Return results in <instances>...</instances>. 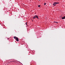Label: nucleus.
Segmentation results:
<instances>
[{
	"mask_svg": "<svg viewBox=\"0 0 65 65\" xmlns=\"http://www.w3.org/2000/svg\"><path fill=\"white\" fill-rule=\"evenodd\" d=\"M39 1H40V0H39Z\"/></svg>",
	"mask_w": 65,
	"mask_h": 65,
	"instance_id": "12",
	"label": "nucleus"
},
{
	"mask_svg": "<svg viewBox=\"0 0 65 65\" xmlns=\"http://www.w3.org/2000/svg\"><path fill=\"white\" fill-rule=\"evenodd\" d=\"M56 24H57V23H58V22H56Z\"/></svg>",
	"mask_w": 65,
	"mask_h": 65,
	"instance_id": "9",
	"label": "nucleus"
},
{
	"mask_svg": "<svg viewBox=\"0 0 65 65\" xmlns=\"http://www.w3.org/2000/svg\"><path fill=\"white\" fill-rule=\"evenodd\" d=\"M35 18H37L38 19V16H37V15L34 16L32 18V19H35Z\"/></svg>",
	"mask_w": 65,
	"mask_h": 65,
	"instance_id": "2",
	"label": "nucleus"
},
{
	"mask_svg": "<svg viewBox=\"0 0 65 65\" xmlns=\"http://www.w3.org/2000/svg\"><path fill=\"white\" fill-rule=\"evenodd\" d=\"M38 7H40V5H38Z\"/></svg>",
	"mask_w": 65,
	"mask_h": 65,
	"instance_id": "5",
	"label": "nucleus"
},
{
	"mask_svg": "<svg viewBox=\"0 0 65 65\" xmlns=\"http://www.w3.org/2000/svg\"><path fill=\"white\" fill-rule=\"evenodd\" d=\"M27 22H26V25H27Z\"/></svg>",
	"mask_w": 65,
	"mask_h": 65,
	"instance_id": "7",
	"label": "nucleus"
},
{
	"mask_svg": "<svg viewBox=\"0 0 65 65\" xmlns=\"http://www.w3.org/2000/svg\"><path fill=\"white\" fill-rule=\"evenodd\" d=\"M14 39H16V41H19V38H18V37H16L15 36H14Z\"/></svg>",
	"mask_w": 65,
	"mask_h": 65,
	"instance_id": "1",
	"label": "nucleus"
},
{
	"mask_svg": "<svg viewBox=\"0 0 65 65\" xmlns=\"http://www.w3.org/2000/svg\"><path fill=\"white\" fill-rule=\"evenodd\" d=\"M59 3L58 2H54L53 4V5L54 6H56V4H59Z\"/></svg>",
	"mask_w": 65,
	"mask_h": 65,
	"instance_id": "3",
	"label": "nucleus"
},
{
	"mask_svg": "<svg viewBox=\"0 0 65 65\" xmlns=\"http://www.w3.org/2000/svg\"><path fill=\"white\" fill-rule=\"evenodd\" d=\"M44 5H46V3H44Z\"/></svg>",
	"mask_w": 65,
	"mask_h": 65,
	"instance_id": "6",
	"label": "nucleus"
},
{
	"mask_svg": "<svg viewBox=\"0 0 65 65\" xmlns=\"http://www.w3.org/2000/svg\"><path fill=\"white\" fill-rule=\"evenodd\" d=\"M54 23H56V22H55V21H54Z\"/></svg>",
	"mask_w": 65,
	"mask_h": 65,
	"instance_id": "10",
	"label": "nucleus"
},
{
	"mask_svg": "<svg viewBox=\"0 0 65 65\" xmlns=\"http://www.w3.org/2000/svg\"><path fill=\"white\" fill-rule=\"evenodd\" d=\"M32 21H33V20L32 19Z\"/></svg>",
	"mask_w": 65,
	"mask_h": 65,
	"instance_id": "11",
	"label": "nucleus"
},
{
	"mask_svg": "<svg viewBox=\"0 0 65 65\" xmlns=\"http://www.w3.org/2000/svg\"><path fill=\"white\" fill-rule=\"evenodd\" d=\"M65 19V16H64V17H63L62 18V20H63V19Z\"/></svg>",
	"mask_w": 65,
	"mask_h": 65,
	"instance_id": "4",
	"label": "nucleus"
},
{
	"mask_svg": "<svg viewBox=\"0 0 65 65\" xmlns=\"http://www.w3.org/2000/svg\"><path fill=\"white\" fill-rule=\"evenodd\" d=\"M9 39V38H8V39Z\"/></svg>",
	"mask_w": 65,
	"mask_h": 65,
	"instance_id": "8",
	"label": "nucleus"
}]
</instances>
